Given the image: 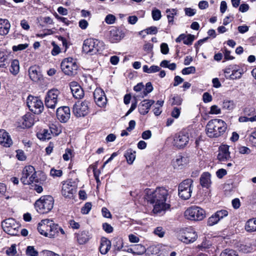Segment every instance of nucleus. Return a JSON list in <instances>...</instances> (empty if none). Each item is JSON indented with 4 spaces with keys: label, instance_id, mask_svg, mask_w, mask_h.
<instances>
[{
    "label": "nucleus",
    "instance_id": "39448f33",
    "mask_svg": "<svg viewBox=\"0 0 256 256\" xmlns=\"http://www.w3.org/2000/svg\"><path fill=\"white\" fill-rule=\"evenodd\" d=\"M54 204V198L50 196H44L36 201L35 206L38 213L44 214L48 213L52 209Z\"/></svg>",
    "mask_w": 256,
    "mask_h": 256
},
{
    "label": "nucleus",
    "instance_id": "a18cd8bd",
    "mask_svg": "<svg viewBox=\"0 0 256 256\" xmlns=\"http://www.w3.org/2000/svg\"><path fill=\"white\" fill-rule=\"evenodd\" d=\"M171 102L172 105H177L180 106L182 104V99L180 98V96L176 95L174 96L171 100H170Z\"/></svg>",
    "mask_w": 256,
    "mask_h": 256
},
{
    "label": "nucleus",
    "instance_id": "2f4dec72",
    "mask_svg": "<svg viewBox=\"0 0 256 256\" xmlns=\"http://www.w3.org/2000/svg\"><path fill=\"white\" fill-rule=\"evenodd\" d=\"M244 73V70L236 65H234L232 73L230 75V78L232 80L239 79L241 78Z\"/></svg>",
    "mask_w": 256,
    "mask_h": 256
},
{
    "label": "nucleus",
    "instance_id": "c756f323",
    "mask_svg": "<svg viewBox=\"0 0 256 256\" xmlns=\"http://www.w3.org/2000/svg\"><path fill=\"white\" fill-rule=\"evenodd\" d=\"M200 184L203 188H208L211 184L210 174L209 172L203 173L200 178Z\"/></svg>",
    "mask_w": 256,
    "mask_h": 256
},
{
    "label": "nucleus",
    "instance_id": "cd10ccee",
    "mask_svg": "<svg viewBox=\"0 0 256 256\" xmlns=\"http://www.w3.org/2000/svg\"><path fill=\"white\" fill-rule=\"evenodd\" d=\"M123 38L122 34L119 30L114 28L110 31L109 38L112 43L119 42Z\"/></svg>",
    "mask_w": 256,
    "mask_h": 256
},
{
    "label": "nucleus",
    "instance_id": "6e6552de",
    "mask_svg": "<svg viewBox=\"0 0 256 256\" xmlns=\"http://www.w3.org/2000/svg\"><path fill=\"white\" fill-rule=\"evenodd\" d=\"M193 188V180L188 178L182 181L178 186V196L183 200L189 199Z\"/></svg>",
    "mask_w": 256,
    "mask_h": 256
},
{
    "label": "nucleus",
    "instance_id": "f3484780",
    "mask_svg": "<svg viewBox=\"0 0 256 256\" xmlns=\"http://www.w3.org/2000/svg\"><path fill=\"white\" fill-rule=\"evenodd\" d=\"M76 192V188L72 182L66 181L62 184V194L65 198H72Z\"/></svg>",
    "mask_w": 256,
    "mask_h": 256
},
{
    "label": "nucleus",
    "instance_id": "f704fd0d",
    "mask_svg": "<svg viewBox=\"0 0 256 256\" xmlns=\"http://www.w3.org/2000/svg\"><path fill=\"white\" fill-rule=\"evenodd\" d=\"M178 10L174 8H168L166 10V17L168 20L169 24H173L174 22V17L177 14Z\"/></svg>",
    "mask_w": 256,
    "mask_h": 256
},
{
    "label": "nucleus",
    "instance_id": "4d7b16f0",
    "mask_svg": "<svg viewBox=\"0 0 256 256\" xmlns=\"http://www.w3.org/2000/svg\"><path fill=\"white\" fill-rule=\"evenodd\" d=\"M180 108L174 107L172 112V116L175 118H178L180 115Z\"/></svg>",
    "mask_w": 256,
    "mask_h": 256
},
{
    "label": "nucleus",
    "instance_id": "e2e57ef3",
    "mask_svg": "<svg viewBox=\"0 0 256 256\" xmlns=\"http://www.w3.org/2000/svg\"><path fill=\"white\" fill-rule=\"evenodd\" d=\"M153 90V87L151 82H148L146 84V88L144 91V96H146L148 94L152 92Z\"/></svg>",
    "mask_w": 256,
    "mask_h": 256
},
{
    "label": "nucleus",
    "instance_id": "bf43d9fd",
    "mask_svg": "<svg viewBox=\"0 0 256 256\" xmlns=\"http://www.w3.org/2000/svg\"><path fill=\"white\" fill-rule=\"evenodd\" d=\"M116 17L112 14H108L105 18V22L108 24H112L115 22Z\"/></svg>",
    "mask_w": 256,
    "mask_h": 256
},
{
    "label": "nucleus",
    "instance_id": "13d9d810",
    "mask_svg": "<svg viewBox=\"0 0 256 256\" xmlns=\"http://www.w3.org/2000/svg\"><path fill=\"white\" fill-rule=\"evenodd\" d=\"M221 112L220 108L218 107V106L216 105L212 106L210 107V114H220Z\"/></svg>",
    "mask_w": 256,
    "mask_h": 256
},
{
    "label": "nucleus",
    "instance_id": "473e14b6",
    "mask_svg": "<svg viewBox=\"0 0 256 256\" xmlns=\"http://www.w3.org/2000/svg\"><path fill=\"white\" fill-rule=\"evenodd\" d=\"M160 252V248L158 246H151L146 250L147 256H158Z\"/></svg>",
    "mask_w": 256,
    "mask_h": 256
},
{
    "label": "nucleus",
    "instance_id": "5fc2aeb1",
    "mask_svg": "<svg viewBox=\"0 0 256 256\" xmlns=\"http://www.w3.org/2000/svg\"><path fill=\"white\" fill-rule=\"evenodd\" d=\"M6 254L9 256H14L16 254V247L15 244H12L6 251Z\"/></svg>",
    "mask_w": 256,
    "mask_h": 256
},
{
    "label": "nucleus",
    "instance_id": "0e129e2a",
    "mask_svg": "<svg viewBox=\"0 0 256 256\" xmlns=\"http://www.w3.org/2000/svg\"><path fill=\"white\" fill-rule=\"evenodd\" d=\"M68 224L70 227L72 229L78 230L80 228V224L74 220H70Z\"/></svg>",
    "mask_w": 256,
    "mask_h": 256
},
{
    "label": "nucleus",
    "instance_id": "4468645a",
    "mask_svg": "<svg viewBox=\"0 0 256 256\" xmlns=\"http://www.w3.org/2000/svg\"><path fill=\"white\" fill-rule=\"evenodd\" d=\"M198 238L196 232L191 228H188L184 230L183 234L179 236V239L186 244L194 242Z\"/></svg>",
    "mask_w": 256,
    "mask_h": 256
},
{
    "label": "nucleus",
    "instance_id": "f8f14e48",
    "mask_svg": "<svg viewBox=\"0 0 256 256\" xmlns=\"http://www.w3.org/2000/svg\"><path fill=\"white\" fill-rule=\"evenodd\" d=\"M2 226L3 230L10 235L16 236L18 234L19 226L14 218L4 220L2 222Z\"/></svg>",
    "mask_w": 256,
    "mask_h": 256
},
{
    "label": "nucleus",
    "instance_id": "423d86ee",
    "mask_svg": "<svg viewBox=\"0 0 256 256\" xmlns=\"http://www.w3.org/2000/svg\"><path fill=\"white\" fill-rule=\"evenodd\" d=\"M21 182L24 184H30L32 183H38L39 181L36 176V172L34 166H26L22 172Z\"/></svg>",
    "mask_w": 256,
    "mask_h": 256
},
{
    "label": "nucleus",
    "instance_id": "ea45409f",
    "mask_svg": "<svg viewBox=\"0 0 256 256\" xmlns=\"http://www.w3.org/2000/svg\"><path fill=\"white\" fill-rule=\"evenodd\" d=\"M235 107L234 102L232 100H225L223 102V108L229 110H232Z\"/></svg>",
    "mask_w": 256,
    "mask_h": 256
},
{
    "label": "nucleus",
    "instance_id": "8fccbe9b",
    "mask_svg": "<svg viewBox=\"0 0 256 256\" xmlns=\"http://www.w3.org/2000/svg\"><path fill=\"white\" fill-rule=\"evenodd\" d=\"M51 135L58 136L61 132L60 128H58L56 126L52 125L50 128Z\"/></svg>",
    "mask_w": 256,
    "mask_h": 256
},
{
    "label": "nucleus",
    "instance_id": "4c0bfd02",
    "mask_svg": "<svg viewBox=\"0 0 256 256\" xmlns=\"http://www.w3.org/2000/svg\"><path fill=\"white\" fill-rule=\"evenodd\" d=\"M255 218L250 219L246 224L245 229L247 232L256 231V225Z\"/></svg>",
    "mask_w": 256,
    "mask_h": 256
},
{
    "label": "nucleus",
    "instance_id": "c03bdc74",
    "mask_svg": "<svg viewBox=\"0 0 256 256\" xmlns=\"http://www.w3.org/2000/svg\"><path fill=\"white\" fill-rule=\"evenodd\" d=\"M26 253L28 256H38V252L35 250L33 246H28Z\"/></svg>",
    "mask_w": 256,
    "mask_h": 256
},
{
    "label": "nucleus",
    "instance_id": "052dcab7",
    "mask_svg": "<svg viewBox=\"0 0 256 256\" xmlns=\"http://www.w3.org/2000/svg\"><path fill=\"white\" fill-rule=\"evenodd\" d=\"M154 233L159 237L162 238L164 234V231L162 227L159 226L154 230Z\"/></svg>",
    "mask_w": 256,
    "mask_h": 256
},
{
    "label": "nucleus",
    "instance_id": "a211bd4d",
    "mask_svg": "<svg viewBox=\"0 0 256 256\" xmlns=\"http://www.w3.org/2000/svg\"><path fill=\"white\" fill-rule=\"evenodd\" d=\"M56 116L61 122H66L70 116V108L68 106L58 108L56 110Z\"/></svg>",
    "mask_w": 256,
    "mask_h": 256
},
{
    "label": "nucleus",
    "instance_id": "4be33fe9",
    "mask_svg": "<svg viewBox=\"0 0 256 256\" xmlns=\"http://www.w3.org/2000/svg\"><path fill=\"white\" fill-rule=\"evenodd\" d=\"M230 158L229 146L222 145L219 148L218 159L220 162L228 160Z\"/></svg>",
    "mask_w": 256,
    "mask_h": 256
},
{
    "label": "nucleus",
    "instance_id": "b1692460",
    "mask_svg": "<svg viewBox=\"0 0 256 256\" xmlns=\"http://www.w3.org/2000/svg\"><path fill=\"white\" fill-rule=\"evenodd\" d=\"M76 241L80 244H84L91 238V236L87 230L80 231L76 234Z\"/></svg>",
    "mask_w": 256,
    "mask_h": 256
},
{
    "label": "nucleus",
    "instance_id": "9d476101",
    "mask_svg": "<svg viewBox=\"0 0 256 256\" xmlns=\"http://www.w3.org/2000/svg\"><path fill=\"white\" fill-rule=\"evenodd\" d=\"M26 104L30 110L36 114H40L44 109L43 102L38 97L28 96Z\"/></svg>",
    "mask_w": 256,
    "mask_h": 256
},
{
    "label": "nucleus",
    "instance_id": "0eeeda50",
    "mask_svg": "<svg viewBox=\"0 0 256 256\" xmlns=\"http://www.w3.org/2000/svg\"><path fill=\"white\" fill-rule=\"evenodd\" d=\"M60 66L64 74L70 76L76 74L78 68L76 60L71 57L64 58L61 62Z\"/></svg>",
    "mask_w": 256,
    "mask_h": 256
},
{
    "label": "nucleus",
    "instance_id": "338daca9",
    "mask_svg": "<svg viewBox=\"0 0 256 256\" xmlns=\"http://www.w3.org/2000/svg\"><path fill=\"white\" fill-rule=\"evenodd\" d=\"M160 50L164 54H168L169 51L168 45L166 43H162L160 45Z\"/></svg>",
    "mask_w": 256,
    "mask_h": 256
},
{
    "label": "nucleus",
    "instance_id": "49530a36",
    "mask_svg": "<svg viewBox=\"0 0 256 256\" xmlns=\"http://www.w3.org/2000/svg\"><path fill=\"white\" fill-rule=\"evenodd\" d=\"M220 220L228 215V212L226 210H218L215 212Z\"/></svg>",
    "mask_w": 256,
    "mask_h": 256
},
{
    "label": "nucleus",
    "instance_id": "a878e982",
    "mask_svg": "<svg viewBox=\"0 0 256 256\" xmlns=\"http://www.w3.org/2000/svg\"><path fill=\"white\" fill-rule=\"evenodd\" d=\"M154 102L153 100H145L142 102L138 106V110L140 114H146L151 106Z\"/></svg>",
    "mask_w": 256,
    "mask_h": 256
},
{
    "label": "nucleus",
    "instance_id": "e433bc0d",
    "mask_svg": "<svg viewBox=\"0 0 256 256\" xmlns=\"http://www.w3.org/2000/svg\"><path fill=\"white\" fill-rule=\"evenodd\" d=\"M51 136L50 129H44L37 134L38 138L42 140H49L51 138Z\"/></svg>",
    "mask_w": 256,
    "mask_h": 256
},
{
    "label": "nucleus",
    "instance_id": "7c9ffc66",
    "mask_svg": "<svg viewBox=\"0 0 256 256\" xmlns=\"http://www.w3.org/2000/svg\"><path fill=\"white\" fill-rule=\"evenodd\" d=\"M128 252L136 255H142L146 253V248L142 244H134L128 250Z\"/></svg>",
    "mask_w": 256,
    "mask_h": 256
},
{
    "label": "nucleus",
    "instance_id": "680f3d73",
    "mask_svg": "<svg viewBox=\"0 0 256 256\" xmlns=\"http://www.w3.org/2000/svg\"><path fill=\"white\" fill-rule=\"evenodd\" d=\"M148 34H155L158 32V28L156 27L152 26L145 30Z\"/></svg>",
    "mask_w": 256,
    "mask_h": 256
},
{
    "label": "nucleus",
    "instance_id": "c9c22d12",
    "mask_svg": "<svg viewBox=\"0 0 256 256\" xmlns=\"http://www.w3.org/2000/svg\"><path fill=\"white\" fill-rule=\"evenodd\" d=\"M124 156L128 164H132L136 158V152L132 149L128 150L125 154Z\"/></svg>",
    "mask_w": 256,
    "mask_h": 256
},
{
    "label": "nucleus",
    "instance_id": "c85d7f7f",
    "mask_svg": "<svg viewBox=\"0 0 256 256\" xmlns=\"http://www.w3.org/2000/svg\"><path fill=\"white\" fill-rule=\"evenodd\" d=\"M10 24L6 19L0 18V35L7 34L10 30Z\"/></svg>",
    "mask_w": 256,
    "mask_h": 256
},
{
    "label": "nucleus",
    "instance_id": "5701e85b",
    "mask_svg": "<svg viewBox=\"0 0 256 256\" xmlns=\"http://www.w3.org/2000/svg\"><path fill=\"white\" fill-rule=\"evenodd\" d=\"M34 116L27 114L23 116L19 122V126L22 128H30L34 124Z\"/></svg>",
    "mask_w": 256,
    "mask_h": 256
},
{
    "label": "nucleus",
    "instance_id": "ddd939ff",
    "mask_svg": "<svg viewBox=\"0 0 256 256\" xmlns=\"http://www.w3.org/2000/svg\"><path fill=\"white\" fill-rule=\"evenodd\" d=\"M90 102L86 100L76 102L74 106V113L78 117L84 116L87 115L90 111Z\"/></svg>",
    "mask_w": 256,
    "mask_h": 256
},
{
    "label": "nucleus",
    "instance_id": "9b49d317",
    "mask_svg": "<svg viewBox=\"0 0 256 256\" xmlns=\"http://www.w3.org/2000/svg\"><path fill=\"white\" fill-rule=\"evenodd\" d=\"M60 92L56 88L49 90L45 97V105L48 108L54 109L58 101Z\"/></svg>",
    "mask_w": 256,
    "mask_h": 256
},
{
    "label": "nucleus",
    "instance_id": "69168bd1",
    "mask_svg": "<svg viewBox=\"0 0 256 256\" xmlns=\"http://www.w3.org/2000/svg\"><path fill=\"white\" fill-rule=\"evenodd\" d=\"M202 100L206 103L209 102L212 100V96L207 92H204L202 96Z\"/></svg>",
    "mask_w": 256,
    "mask_h": 256
},
{
    "label": "nucleus",
    "instance_id": "2eb2a0df",
    "mask_svg": "<svg viewBox=\"0 0 256 256\" xmlns=\"http://www.w3.org/2000/svg\"><path fill=\"white\" fill-rule=\"evenodd\" d=\"M188 134L181 132L175 136L174 140V145L178 148H182L188 144Z\"/></svg>",
    "mask_w": 256,
    "mask_h": 256
},
{
    "label": "nucleus",
    "instance_id": "79ce46f5",
    "mask_svg": "<svg viewBox=\"0 0 256 256\" xmlns=\"http://www.w3.org/2000/svg\"><path fill=\"white\" fill-rule=\"evenodd\" d=\"M152 16L154 20H158L162 17L161 12L159 10L154 8L152 12Z\"/></svg>",
    "mask_w": 256,
    "mask_h": 256
},
{
    "label": "nucleus",
    "instance_id": "58836bf2",
    "mask_svg": "<svg viewBox=\"0 0 256 256\" xmlns=\"http://www.w3.org/2000/svg\"><path fill=\"white\" fill-rule=\"evenodd\" d=\"M143 71L148 74H151L158 72L160 70V68L157 66H152L150 68L147 65H144L142 67Z\"/></svg>",
    "mask_w": 256,
    "mask_h": 256
},
{
    "label": "nucleus",
    "instance_id": "37998d69",
    "mask_svg": "<svg viewBox=\"0 0 256 256\" xmlns=\"http://www.w3.org/2000/svg\"><path fill=\"white\" fill-rule=\"evenodd\" d=\"M220 256H238V254L235 250L227 248L221 252Z\"/></svg>",
    "mask_w": 256,
    "mask_h": 256
},
{
    "label": "nucleus",
    "instance_id": "7ed1b4c3",
    "mask_svg": "<svg viewBox=\"0 0 256 256\" xmlns=\"http://www.w3.org/2000/svg\"><path fill=\"white\" fill-rule=\"evenodd\" d=\"M104 48V42L95 38H88L84 40L82 46L83 52L90 56L100 53Z\"/></svg>",
    "mask_w": 256,
    "mask_h": 256
},
{
    "label": "nucleus",
    "instance_id": "6ab92c4d",
    "mask_svg": "<svg viewBox=\"0 0 256 256\" xmlns=\"http://www.w3.org/2000/svg\"><path fill=\"white\" fill-rule=\"evenodd\" d=\"M189 161V158L188 156L178 155L173 160L172 165L174 168L182 169L188 164Z\"/></svg>",
    "mask_w": 256,
    "mask_h": 256
},
{
    "label": "nucleus",
    "instance_id": "412c9836",
    "mask_svg": "<svg viewBox=\"0 0 256 256\" xmlns=\"http://www.w3.org/2000/svg\"><path fill=\"white\" fill-rule=\"evenodd\" d=\"M28 73L30 78L34 82L40 81L42 78L40 68L36 66H30L28 70Z\"/></svg>",
    "mask_w": 256,
    "mask_h": 256
},
{
    "label": "nucleus",
    "instance_id": "09e8293b",
    "mask_svg": "<svg viewBox=\"0 0 256 256\" xmlns=\"http://www.w3.org/2000/svg\"><path fill=\"white\" fill-rule=\"evenodd\" d=\"M92 204L90 202H86L81 208V212L82 214H88L92 208Z\"/></svg>",
    "mask_w": 256,
    "mask_h": 256
},
{
    "label": "nucleus",
    "instance_id": "774afa93",
    "mask_svg": "<svg viewBox=\"0 0 256 256\" xmlns=\"http://www.w3.org/2000/svg\"><path fill=\"white\" fill-rule=\"evenodd\" d=\"M103 229L107 233H111L113 231V228L108 223H104L102 224Z\"/></svg>",
    "mask_w": 256,
    "mask_h": 256
},
{
    "label": "nucleus",
    "instance_id": "bb28decb",
    "mask_svg": "<svg viewBox=\"0 0 256 256\" xmlns=\"http://www.w3.org/2000/svg\"><path fill=\"white\" fill-rule=\"evenodd\" d=\"M111 248V242L106 238H102L99 247L100 252L102 254H106Z\"/></svg>",
    "mask_w": 256,
    "mask_h": 256
},
{
    "label": "nucleus",
    "instance_id": "dca6fc26",
    "mask_svg": "<svg viewBox=\"0 0 256 256\" xmlns=\"http://www.w3.org/2000/svg\"><path fill=\"white\" fill-rule=\"evenodd\" d=\"M94 97L96 104L103 108L106 106V98L104 91L100 88H96L94 92Z\"/></svg>",
    "mask_w": 256,
    "mask_h": 256
},
{
    "label": "nucleus",
    "instance_id": "f03ea898",
    "mask_svg": "<svg viewBox=\"0 0 256 256\" xmlns=\"http://www.w3.org/2000/svg\"><path fill=\"white\" fill-rule=\"evenodd\" d=\"M227 128L226 123L220 119H212L206 126V134L208 136L218 138L223 134Z\"/></svg>",
    "mask_w": 256,
    "mask_h": 256
},
{
    "label": "nucleus",
    "instance_id": "393cba45",
    "mask_svg": "<svg viewBox=\"0 0 256 256\" xmlns=\"http://www.w3.org/2000/svg\"><path fill=\"white\" fill-rule=\"evenodd\" d=\"M0 144L5 147H10L12 144L8 134L4 130H0Z\"/></svg>",
    "mask_w": 256,
    "mask_h": 256
},
{
    "label": "nucleus",
    "instance_id": "864d4df0",
    "mask_svg": "<svg viewBox=\"0 0 256 256\" xmlns=\"http://www.w3.org/2000/svg\"><path fill=\"white\" fill-rule=\"evenodd\" d=\"M50 174L53 177H60L62 174V171L61 170L52 168L50 170Z\"/></svg>",
    "mask_w": 256,
    "mask_h": 256
},
{
    "label": "nucleus",
    "instance_id": "aec40b11",
    "mask_svg": "<svg viewBox=\"0 0 256 256\" xmlns=\"http://www.w3.org/2000/svg\"><path fill=\"white\" fill-rule=\"evenodd\" d=\"M70 87L74 98L80 99L83 98L84 92L80 86L76 82H72L70 83Z\"/></svg>",
    "mask_w": 256,
    "mask_h": 256
},
{
    "label": "nucleus",
    "instance_id": "72a5a7b5",
    "mask_svg": "<svg viewBox=\"0 0 256 256\" xmlns=\"http://www.w3.org/2000/svg\"><path fill=\"white\" fill-rule=\"evenodd\" d=\"M10 71L14 76H16L19 72L20 64L18 60H12L10 68Z\"/></svg>",
    "mask_w": 256,
    "mask_h": 256
},
{
    "label": "nucleus",
    "instance_id": "de8ad7c7",
    "mask_svg": "<svg viewBox=\"0 0 256 256\" xmlns=\"http://www.w3.org/2000/svg\"><path fill=\"white\" fill-rule=\"evenodd\" d=\"M196 72V68L194 66H191L188 68H183L182 70V73L183 74H194Z\"/></svg>",
    "mask_w": 256,
    "mask_h": 256
},
{
    "label": "nucleus",
    "instance_id": "f257e3e1",
    "mask_svg": "<svg viewBox=\"0 0 256 256\" xmlns=\"http://www.w3.org/2000/svg\"><path fill=\"white\" fill-rule=\"evenodd\" d=\"M170 196L168 190L164 187L157 188L154 190H146L145 199L148 202L153 204V212L160 213L168 209L170 205L166 200Z\"/></svg>",
    "mask_w": 256,
    "mask_h": 256
},
{
    "label": "nucleus",
    "instance_id": "6e6d98bb",
    "mask_svg": "<svg viewBox=\"0 0 256 256\" xmlns=\"http://www.w3.org/2000/svg\"><path fill=\"white\" fill-rule=\"evenodd\" d=\"M194 40V36L192 34H188L186 36V38L184 40V44L186 45H191Z\"/></svg>",
    "mask_w": 256,
    "mask_h": 256
},
{
    "label": "nucleus",
    "instance_id": "603ef678",
    "mask_svg": "<svg viewBox=\"0 0 256 256\" xmlns=\"http://www.w3.org/2000/svg\"><path fill=\"white\" fill-rule=\"evenodd\" d=\"M244 113L246 116H251L256 113V110L254 108L247 107L244 110Z\"/></svg>",
    "mask_w": 256,
    "mask_h": 256
},
{
    "label": "nucleus",
    "instance_id": "a19ab883",
    "mask_svg": "<svg viewBox=\"0 0 256 256\" xmlns=\"http://www.w3.org/2000/svg\"><path fill=\"white\" fill-rule=\"evenodd\" d=\"M220 221L218 218L216 214L214 213L211 216H210L208 220V225L209 226H212L216 224Z\"/></svg>",
    "mask_w": 256,
    "mask_h": 256
},
{
    "label": "nucleus",
    "instance_id": "20e7f679",
    "mask_svg": "<svg viewBox=\"0 0 256 256\" xmlns=\"http://www.w3.org/2000/svg\"><path fill=\"white\" fill-rule=\"evenodd\" d=\"M56 224L52 220H42L38 224V232L46 237L54 238L56 236Z\"/></svg>",
    "mask_w": 256,
    "mask_h": 256
},
{
    "label": "nucleus",
    "instance_id": "3c124183",
    "mask_svg": "<svg viewBox=\"0 0 256 256\" xmlns=\"http://www.w3.org/2000/svg\"><path fill=\"white\" fill-rule=\"evenodd\" d=\"M28 45L27 44H20L18 46H14L12 48V50L14 52H17L25 50L28 47Z\"/></svg>",
    "mask_w": 256,
    "mask_h": 256
},
{
    "label": "nucleus",
    "instance_id": "1a4fd4ad",
    "mask_svg": "<svg viewBox=\"0 0 256 256\" xmlns=\"http://www.w3.org/2000/svg\"><path fill=\"white\" fill-rule=\"evenodd\" d=\"M184 216L191 220H202L205 217V212L198 206H192L185 211Z\"/></svg>",
    "mask_w": 256,
    "mask_h": 256
}]
</instances>
